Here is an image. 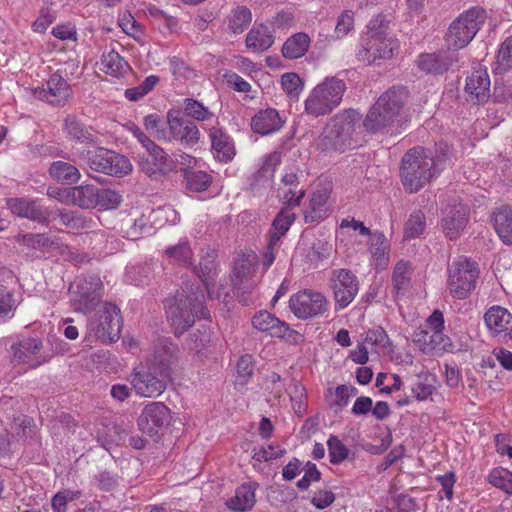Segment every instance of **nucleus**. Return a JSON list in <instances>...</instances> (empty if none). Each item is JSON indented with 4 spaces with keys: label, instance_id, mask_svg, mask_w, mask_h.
Returning a JSON list of instances; mask_svg holds the SVG:
<instances>
[{
    "label": "nucleus",
    "instance_id": "1",
    "mask_svg": "<svg viewBox=\"0 0 512 512\" xmlns=\"http://www.w3.org/2000/svg\"><path fill=\"white\" fill-rule=\"evenodd\" d=\"M446 165V155H434L428 148H410L402 157L399 175L404 190L414 194L435 179Z\"/></svg>",
    "mask_w": 512,
    "mask_h": 512
},
{
    "label": "nucleus",
    "instance_id": "2",
    "mask_svg": "<svg viewBox=\"0 0 512 512\" xmlns=\"http://www.w3.org/2000/svg\"><path fill=\"white\" fill-rule=\"evenodd\" d=\"M189 292L190 294H185V291L177 293L166 302L167 318L177 336L182 335L194 324L195 317L207 319L210 315L204 305L203 292L194 293L192 289Z\"/></svg>",
    "mask_w": 512,
    "mask_h": 512
},
{
    "label": "nucleus",
    "instance_id": "3",
    "mask_svg": "<svg viewBox=\"0 0 512 512\" xmlns=\"http://www.w3.org/2000/svg\"><path fill=\"white\" fill-rule=\"evenodd\" d=\"M367 28L363 46L357 52L358 60L369 65L376 60L392 58L399 43L387 32L384 16L377 15L371 19Z\"/></svg>",
    "mask_w": 512,
    "mask_h": 512
},
{
    "label": "nucleus",
    "instance_id": "4",
    "mask_svg": "<svg viewBox=\"0 0 512 512\" xmlns=\"http://www.w3.org/2000/svg\"><path fill=\"white\" fill-rule=\"evenodd\" d=\"M405 96L403 88H392L384 92L368 111L363 121L365 130L378 133L393 126L398 121Z\"/></svg>",
    "mask_w": 512,
    "mask_h": 512
},
{
    "label": "nucleus",
    "instance_id": "5",
    "mask_svg": "<svg viewBox=\"0 0 512 512\" xmlns=\"http://www.w3.org/2000/svg\"><path fill=\"white\" fill-rule=\"evenodd\" d=\"M359 119V112L353 109L334 116L320 135L317 148L328 153L346 150L351 145V137Z\"/></svg>",
    "mask_w": 512,
    "mask_h": 512
},
{
    "label": "nucleus",
    "instance_id": "6",
    "mask_svg": "<svg viewBox=\"0 0 512 512\" xmlns=\"http://www.w3.org/2000/svg\"><path fill=\"white\" fill-rule=\"evenodd\" d=\"M345 83L337 78H326L310 92L305 100L307 114L319 117L330 114L342 101Z\"/></svg>",
    "mask_w": 512,
    "mask_h": 512
},
{
    "label": "nucleus",
    "instance_id": "7",
    "mask_svg": "<svg viewBox=\"0 0 512 512\" xmlns=\"http://www.w3.org/2000/svg\"><path fill=\"white\" fill-rule=\"evenodd\" d=\"M486 19L483 8L472 7L461 13L449 26L446 34V44L449 49H461L467 46L475 37Z\"/></svg>",
    "mask_w": 512,
    "mask_h": 512
},
{
    "label": "nucleus",
    "instance_id": "8",
    "mask_svg": "<svg viewBox=\"0 0 512 512\" xmlns=\"http://www.w3.org/2000/svg\"><path fill=\"white\" fill-rule=\"evenodd\" d=\"M479 269L465 256H458L448 266L447 289L455 299H466L476 288Z\"/></svg>",
    "mask_w": 512,
    "mask_h": 512
},
{
    "label": "nucleus",
    "instance_id": "9",
    "mask_svg": "<svg viewBox=\"0 0 512 512\" xmlns=\"http://www.w3.org/2000/svg\"><path fill=\"white\" fill-rule=\"evenodd\" d=\"M169 377L167 368L157 367L155 364L141 365L134 369L131 385L142 397H157L166 389Z\"/></svg>",
    "mask_w": 512,
    "mask_h": 512
},
{
    "label": "nucleus",
    "instance_id": "10",
    "mask_svg": "<svg viewBox=\"0 0 512 512\" xmlns=\"http://www.w3.org/2000/svg\"><path fill=\"white\" fill-rule=\"evenodd\" d=\"M255 263L256 256L254 254L238 259L231 276L234 294L243 305H250L256 298L257 279Z\"/></svg>",
    "mask_w": 512,
    "mask_h": 512
},
{
    "label": "nucleus",
    "instance_id": "11",
    "mask_svg": "<svg viewBox=\"0 0 512 512\" xmlns=\"http://www.w3.org/2000/svg\"><path fill=\"white\" fill-rule=\"evenodd\" d=\"M80 158L86 159L90 169L112 176H124L132 171L127 157L105 148L82 151Z\"/></svg>",
    "mask_w": 512,
    "mask_h": 512
},
{
    "label": "nucleus",
    "instance_id": "12",
    "mask_svg": "<svg viewBox=\"0 0 512 512\" xmlns=\"http://www.w3.org/2000/svg\"><path fill=\"white\" fill-rule=\"evenodd\" d=\"M121 328L120 309L112 303H106L98 317L89 322L88 333L103 343H112L119 339Z\"/></svg>",
    "mask_w": 512,
    "mask_h": 512
},
{
    "label": "nucleus",
    "instance_id": "13",
    "mask_svg": "<svg viewBox=\"0 0 512 512\" xmlns=\"http://www.w3.org/2000/svg\"><path fill=\"white\" fill-rule=\"evenodd\" d=\"M155 138L159 141H178L186 146H194L200 139V131L192 121L174 115V112L169 111L166 126L157 130Z\"/></svg>",
    "mask_w": 512,
    "mask_h": 512
},
{
    "label": "nucleus",
    "instance_id": "14",
    "mask_svg": "<svg viewBox=\"0 0 512 512\" xmlns=\"http://www.w3.org/2000/svg\"><path fill=\"white\" fill-rule=\"evenodd\" d=\"M359 280L349 269L337 268L331 271L329 287L335 301V309L346 308L359 292Z\"/></svg>",
    "mask_w": 512,
    "mask_h": 512
},
{
    "label": "nucleus",
    "instance_id": "15",
    "mask_svg": "<svg viewBox=\"0 0 512 512\" xmlns=\"http://www.w3.org/2000/svg\"><path fill=\"white\" fill-rule=\"evenodd\" d=\"M169 423L170 411L162 402L149 403L144 407L138 418L140 431L155 441L159 439Z\"/></svg>",
    "mask_w": 512,
    "mask_h": 512
},
{
    "label": "nucleus",
    "instance_id": "16",
    "mask_svg": "<svg viewBox=\"0 0 512 512\" xmlns=\"http://www.w3.org/2000/svg\"><path fill=\"white\" fill-rule=\"evenodd\" d=\"M328 306L327 298L320 292L305 289L292 295L289 307L298 319H309L322 315Z\"/></svg>",
    "mask_w": 512,
    "mask_h": 512
},
{
    "label": "nucleus",
    "instance_id": "17",
    "mask_svg": "<svg viewBox=\"0 0 512 512\" xmlns=\"http://www.w3.org/2000/svg\"><path fill=\"white\" fill-rule=\"evenodd\" d=\"M14 362L36 368L46 363L50 356L45 353L42 339L23 337L10 347Z\"/></svg>",
    "mask_w": 512,
    "mask_h": 512
},
{
    "label": "nucleus",
    "instance_id": "18",
    "mask_svg": "<svg viewBox=\"0 0 512 512\" xmlns=\"http://www.w3.org/2000/svg\"><path fill=\"white\" fill-rule=\"evenodd\" d=\"M102 283L97 277L79 280L71 297L75 311L90 313L98 305L101 298Z\"/></svg>",
    "mask_w": 512,
    "mask_h": 512
},
{
    "label": "nucleus",
    "instance_id": "19",
    "mask_svg": "<svg viewBox=\"0 0 512 512\" xmlns=\"http://www.w3.org/2000/svg\"><path fill=\"white\" fill-rule=\"evenodd\" d=\"M146 151L148 156L140 157L139 165L149 177L169 174L175 170V161L157 144L153 143Z\"/></svg>",
    "mask_w": 512,
    "mask_h": 512
},
{
    "label": "nucleus",
    "instance_id": "20",
    "mask_svg": "<svg viewBox=\"0 0 512 512\" xmlns=\"http://www.w3.org/2000/svg\"><path fill=\"white\" fill-rule=\"evenodd\" d=\"M252 325L261 332H267L271 337L283 338L290 342H297L300 334L291 329L289 325L273 316L268 311H260L252 319Z\"/></svg>",
    "mask_w": 512,
    "mask_h": 512
},
{
    "label": "nucleus",
    "instance_id": "21",
    "mask_svg": "<svg viewBox=\"0 0 512 512\" xmlns=\"http://www.w3.org/2000/svg\"><path fill=\"white\" fill-rule=\"evenodd\" d=\"M7 207L12 214L27 218L39 224L48 226L50 223V210L42 206L37 200L27 198H10Z\"/></svg>",
    "mask_w": 512,
    "mask_h": 512
},
{
    "label": "nucleus",
    "instance_id": "22",
    "mask_svg": "<svg viewBox=\"0 0 512 512\" xmlns=\"http://www.w3.org/2000/svg\"><path fill=\"white\" fill-rule=\"evenodd\" d=\"M485 324L493 337L512 338V314L504 307L494 305L484 315Z\"/></svg>",
    "mask_w": 512,
    "mask_h": 512
},
{
    "label": "nucleus",
    "instance_id": "23",
    "mask_svg": "<svg viewBox=\"0 0 512 512\" xmlns=\"http://www.w3.org/2000/svg\"><path fill=\"white\" fill-rule=\"evenodd\" d=\"M490 77L485 68L475 67L466 78L465 93L468 100L485 103L490 97Z\"/></svg>",
    "mask_w": 512,
    "mask_h": 512
},
{
    "label": "nucleus",
    "instance_id": "24",
    "mask_svg": "<svg viewBox=\"0 0 512 512\" xmlns=\"http://www.w3.org/2000/svg\"><path fill=\"white\" fill-rule=\"evenodd\" d=\"M35 97L53 105H62L71 96L67 81L59 74H53L47 81V89L34 92Z\"/></svg>",
    "mask_w": 512,
    "mask_h": 512
},
{
    "label": "nucleus",
    "instance_id": "25",
    "mask_svg": "<svg viewBox=\"0 0 512 512\" xmlns=\"http://www.w3.org/2000/svg\"><path fill=\"white\" fill-rule=\"evenodd\" d=\"M469 208L458 203L446 210L442 225L446 236L455 240L465 228L468 222Z\"/></svg>",
    "mask_w": 512,
    "mask_h": 512
},
{
    "label": "nucleus",
    "instance_id": "26",
    "mask_svg": "<svg viewBox=\"0 0 512 512\" xmlns=\"http://www.w3.org/2000/svg\"><path fill=\"white\" fill-rule=\"evenodd\" d=\"M413 342L426 354L434 350H447L451 347L450 339L443 333L432 332L426 327H419L413 334Z\"/></svg>",
    "mask_w": 512,
    "mask_h": 512
},
{
    "label": "nucleus",
    "instance_id": "27",
    "mask_svg": "<svg viewBox=\"0 0 512 512\" xmlns=\"http://www.w3.org/2000/svg\"><path fill=\"white\" fill-rule=\"evenodd\" d=\"M329 195L328 188H318L312 193L309 203L303 211L306 223H313L327 216Z\"/></svg>",
    "mask_w": 512,
    "mask_h": 512
},
{
    "label": "nucleus",
    "instance_id": "28",
    "mask_svg": "<svg viewBox=\"0 0 512 512\" xmlns=\"http://www.w3.org/2000/svg\"><path fill=\"white\" fill-rule=\"evenodd\" d=\"M455 61L449 52L423 53L418 57V67L429 74H443Z\"/></svg>",
    "mask_w": 512,
    "mask_h": 512
},
{
    "label": "nucleus",
    "instance_id": "29",
    "mask_svg": "<svg viewBox=\"0 0 512 512\" xmlns=\"http://www.w3.org/2000/svg\"><path fill=\"white\" fill-rule=\"evenodd\" d=\"M15 240L18 244L30 249L49 250L53 248L63 251L67 248L59 238H53L48 233H19Z\"/></svg>",
    "mask_w": 512,
    "mask_h": 512
},
{
    "label": "nucleus",
    "instance_id": "30",
    "mask_svg": "<svg viewBox=\"0 0 512 512\" xmlns=\"http://www.w3.org/2000/svg\"><path fill=\"white\" fill-rule=\"evenodd\" d=\"M283 125V121L277 110L267 108L257 112L251 120L252 130L260 135H268L278 131Z\"/></svg>",
    "mask_w": 512,
    "mask_h": 512
},
{
    "label": "nucleus",
    "instance_id": "31",
    "mask_svg": "<svg viewBox=\"0 0 512 512\" xmlns=\"http://www.w3.org/2000/svg\"><path fill=\"white\" fill-rule=\"evenodd\" d=\"M256 482L244 483L235 491V495L227 500L226 505L230 510L246 512L252 509L256 503Z\"/></svg>",
    "mask_w": 512,
    "mask_h": 512
},
{
    "label": "nucleus",
    "instance_id": "32",
    "mask_svg": "<svg viewBox=\"0 0 512 512\" xmlns=\"http://www.w3.org/2000/svg\"><path fill=\"white\" fill-rule=\"evenodd\" d=\"M209 137L212 149L216 157L221 161H230L235 155V147L232 139L221 128L213 126L209 129Z\"/></svg>",
    "mask_w": 512,
    "mask_h": 512
},
{
    "label": "nucleus",
    "instance_id": "33",
    "mask_svg": "<svg viewBox=\"0 0 512 512\" xmlns=\"http://www.w3.org/2000/svg\"><path fill=\"white\" fill-rule=\"evenodd\" d=\"M178 346L168 338H160L155 344L154 359L151 364L167 368L171 373V366L177 361Z\"/></svg>",
    "mask_w": 512,
    "mask_h": 512
},
{
    "label": "nucleus",
    "instance_id": "34",
    "mask_svg": "<svg viewBox=\"0 0 512 512\" xmlns=\"http://www.w3.org/2000/svg\"><path fill=\"white\" fill-rule=\"evenodd\" d=\"M63 131L72 141L86 144L96 142L92 130L74 115H68L64 119Z\"/></svg>",
    "mask_w": 512,
    "mask_h": 512
},
{
    "label": "nucleus",
    "instance_id": "35",
    "mask_svg": "<svg viewBox=\"0 0 512 512\" xmlns=\"http://www.w3.org/2000/svg\"><path fill=\"white\" fill-rule=\"evenodd\" d=\"M492 220L500 239L506 244H512V206L503 205L497 208Z\"/></svg>",
    "mask_w": 512,
    "mask_h": 512
},
{
    "label": "nucleus",
    "instance_id": "36",
    "mask_svg": "<svg viewBox=\"0 0 512 512\" xmlns=\"http://www.w3.org/2000/svg\"><path fill=\"white\" fill-rule=\"evenodd\" d=\"M273 43L274 36L268 27L262 24L254 25L246 35V47L258 53L268 50Z\"/></svg>",
    "mask_w": 512,
    "mask_h": 512
},
{
    "label": "nucleus",
    "instance_id": "37",
    "mask_svg": "<svg viewBox=\"0 0 512 512\" xmlns=\"http://www.w3.org/2000/svg\"><path fill=\"white\" fill-rule=\"evenodd\" d=\"M389 241L381 232L370 234V253L375 260L376 268L383 270L389 263Z\"/></svg>",
    "mask_w": 512,
    "mask_h": 512
},
{
    "label": "nucleus",
    "instance_id": "38",
    "mask_svg": "<svg viewBox=\"0 0 512 512\" xmlns=\"http://www.w3.org/2000/svg\"><path fill=\"white\" fill-rule=\"evenodd\" d=\"M311 39L303 32L290 36L282 46V55L286 59H298L306 54L310 47Z\"/></svg>",
    "mask_w": 512,
    "mask_h": 512
},
{
    "label": "nucleus",
    "instance_id": "39",
    "mask_svg": "<svg viewBox=\"0 0 512 512\" xmlns=\"http://www.w3.org/2000/svg\"><path fill=\"white\" fill-rule=\"evenodd\" d=\"M72 205L91 209L99 204L98 188L92 184L73 187Z\"/></svg>",
    "mask_w": 512,
    "mask_h": 512
},
{
    "label": "nucleus",
    "instance_id": "40",
    "mask_svg": "<svg viewBox=\"0 0 512 512\" xmlns=\"http://www.w3.org/2000/svg\"><path fill=\"white\" fill-rule=\"evenodd\" d=\"M163 256L172 264L189 266L192 264L193 251L188 240H180L177 244L169 246Z\"/></svg>",
    "mask_w": 512,
    "mask_h": 512
},
{
    "label": "nucleus",
    "instance_id": "41",
    "mask_svg": "<svg viewBox=\"0 0 512 512\" xmlns=\"http://www.w3.org/2000/svg\"><path fill=\"white\" fill-rule=\"evenodd\" d=\"M101 70L114 77H123L130 71V66L116 51L103 53L101 57Z\"/></svg>",
    "mask_w": 512,
    "mask_h": 512
},
{
    "label": "nucleus",
    "instance_id": "42",
    "mask_svg": "<svg viewBox=\"0 0 512 512\" xmlns=\"http://www.w3.org/2000/svg\"><path fill=\"white\" fill-rule=\"evenodd\" d=\"M49 175L64 184H74L80 177L79 169L71 163L64 161H55L49 167Z\"/></svg>",
    "mask_w": 512,
    "mask_h": 512
},
{
    "label": "nucleus",
    "instance_id": "43",
    "mask_svg": "<svg viewBox=\"0 0 512 512\" xmlns=\"http://www.w3.org/2000/svg\"><path fill=\"white\" fill-rule=\"evenodd\" d=\"M296 215L289 208H282L272 223V232L270 234L271 245H277L281 237L289 230L295 221Z\"/></svg>",
    "mask_w": 512,
    "mask_h": 512
},
{
    "label": "nucleus",
    "instance_id": "44",
    "mask_svg": "<svg viewBox=\"0 0 512 512\" xmlns=\"http://www.w3.org/2000/svg\"><path fill=\"white\" fill-rule=\"evenodd\" d=\"M252 21V13L246 6H237L228 17V27L234 34L243 33Z\"/></svg>",
    "mask_w": 512,
    "mask_h": 512
},
{
    "label": "nucleus",
    "instance_id": "45",
    "mask_svg": "<svg viewBox=\"0 0 512 512\" xmlns=\"http://www.w3.org/2000/svg\"><path fill=\"white\" fill-rule=\"evenodd\" d=\"M411 267L407 262L400 261L396 264L393 274L392 283L393 291L396 296L406 291L410 285Z\"/></svg>",
    "mask_w": 512,
    "mask_h": 512
},
{
    "label": "nucleus",
    "instance_id": "46",
    "mask_svg": "<svg viewBox=\"0 0 512 512\" xmlns=\"http://www.w3.org/2000/svg\"><path fill=\"white\" fill-rule=\"evenodd\" d=\"M50 213H52L50 215V221L52 219H59L67 228L79 230L87 227L86 219L75 211L57 209L50 211Z\"/></svg>",
    "mask_w": 512,
    "mask_h": 512
},
{
    "label": "nucleus",
    "instance_id": "47",
    "mask_svg": "<svg viewBox=\"0 0 512 512\" xmlns=\"http://www.w3.org/2000/svg\"><path fill=\"white\" fill-rule=\"evenodd\" d=\"M487 480L492 486L512 495V472L508 469L503 467L492 469Z\"/></svg>",
    "mask_w": 512,
    "mask_h": 512
},
{
    "label": "nucleus",
    "instance_id": "48",
    "mask_svg": "<svg viewBox=\"0 0 512 512\" xmlns=\"http://www.w3.org/2000/svg\"><path fill=\"white\" fill-rule=\"evenodd\" d=\"M195 272L203 282L208 294H210V285L214 276L216 275V264L214 258L209 255L201 258L199 266L195 268Z\"/></svg>",
    "mask_w": 512,
    "mask_h": 512
},
{
    "label": "nucleus",
    "instance_id": "49",
    "mask_svg": "<svg viewBox=\"0 0 512 512\" xmlns=\"http://www.w3.org/2000/svg\"><path fill=\"white\" fill-rule=\"evenodd\" d=\"M183 108L186 116L197 121H208L214 118V114L207 107L192 98L184 100Z\"/></svg>",
    "mask_w": 512,
    "mask_h": 512
},
{
    "label": "nucleus",
    "instance_id": "50",
    "mask_svg": "<svg viewBox=\"0 0 512 512\" xmlns=\"http://www.w3.org/2000/svg\"><path fill=\"white\" fill-rule=\"evenodd\" d=\"M185 179L187 188L194 192L205 191L211 183L210 175L203 171H189L186 169Z\"/></svg>",
    "mask_w": 512,
    "mask_h": 512
},
{
    "label": "nucleus",
    "instance_id": "51",
    "mask_svg": "<svg viewBox=\"0 0 512 512\" xmlns=\"http://www.w3.org/2000/svg\"><path fill=\"white\" fill-rule=\"evenodd\" d=\"M288 393L295 413L299 416L303 415L306 411L305 388L299 382L293 380L288 386Z\"/></svg>",
    "mask_w": 512,
    "mask_h": 512
},
{
    "label": "nucleus",
    "instance_id": "52",
    "mask_svg": "<svg viewBox=\"0 0 512 512\" xmlns=\"http://www.w3.org/2000/svg\"><path fill=\"white\" fill-rule=\"evenodd\" d=\"M236 383L238 385H245L253 376L254 365L251 355H243L239 358L236 365Z\"/></svg>",
    "mask_w": 512,
    "mask_h": 512
},
{
    "label": "nucleus",
    "instance_id": "53",
    "mask_svg": "<svg viewBox=\"0 0 512 512\" xmlns=\"http://www.w3.org/2000/svg\"><path fill=\"white\" fill-rule=\"evenodd\" d=\"M425 215L421 210L412 213L405 225V237L415 238L425 230Z\"/></svg>",
    "mask_w": 512,
    "mask_h": 512
},
{
    "label": "nucleus",
    "instance_id": "54",
    "mask_svg": "<svg viewBox=\"0 0 512 512\" xmlns=\"http://www.w3.org/2000/svg\"><path fill=\"white\" fill-rule=\"evenodd\" d=\"M512 68V36L505 39L501 44L498 56L496 70L499 73L506 72Z\"/></svg>",
    "mask_w": 512,
    "mask_h": 512
},
{
    "label": "nucleus",
    "instance_id": "55",
    "mask_svg": "<svg viewBox=\"0 0 512 512\" xmlns=\"http://www.w3.org/2000/svg\"><path fill=\"white\" fill-rule=\"evenodd\" d=\"M432 378L428 375H418L412 386V392L419 401L426 400L433 394L434 386L431 383Z\"/></svg>",
    "mask_w": 512,
    "mask_h": 512
},
{
    "label": "nucleus",
    "instance_id": "56",
    "mask_svg": "<svg viewBox=\"0 0 512 512\" xmlns=\"http://www.w3.org/2000/svg\"><path fill=\"white\" fill-rule=\"evenodd\" d=\"M327 445L331 463L340 464L348 457L349 451L338 437L330 436Z\"/></svg>",
    "mask_w": 512,
    "mask_h": 512
},
{
    "label": "nucleus",
    "instance_id": "57",
    "mask_svg": "<svg viewBox=\"0 0 512 512\" xmlns=\"http://www.w3.org/2000/svg\"><path fill=\"white\" fill-rule=\"evenodd\" d=\"M364 343L380 349H388L391 346L389 337L382 327H376L369 330L366 334Z\"/></svg>",
    "mask_w": 512,
    "mask_h": 512
},
{
    "label": "nucleus",
    "instance_id": "58",
    "mask_svg": "<svg viewBox=\"0 0 512 512\" xmlns=\"http://www.w3.org/2000/svg\"><path fill=\"white\" fill-rule=\"evenodd\" d=\"M305 191L302 187H279L278 196L289 207H297L300 205Z\"/></svg>",
    "mask_w": 512,
    "mask_h": 512
},
{
    "label": "nucleus",
    "instance_id": "59",
    "mask_svg": "<svg viewBox=\"0 0 512 512\" xmlns=\"http://www.w3.org/2000/svg\"><path fill=\"white\" fill-rule=\"evenodd\" d=\"M353 25V12L350 10L344 11L338 18L335 27V37L337 39L345 37L352 30Z\"/></svg>",
    "mask_w": 512,
    "mask_h": 512
},
{
    "label": "nucleus",
    "instance_id": "60",
    "mask_svg": "<svg viewBox=\"0 0 512 512\" xmlns=\"http://www.w3.org/2000/svg\"><path fill=\"white\" fill-rule=\"evenodd\" d=\"M281 85L284 91L291 95L296 96L302 90L301 78L296 73H285L281 77Z\"/></svg>",
    "mask_w": 512,
    "mask_h": 512
},
{
    "label": "nucleus",
    "instance_id": "61",
    "mask_svg": "<svg viewBox=\"0 0 512 512\" xmlns=\"http://www.w3.org/2000/svg\"><path fill=\"white\" fill-rule=\"evenodd\" d=\"M284 453L285 450L281 449L279 446L269 445L267 448L262 447L259 449H254L253 459L258 462H266L272 459H277L281 457Z\"/></svg>",
    "mask_w": 512,
    "mask_h": 512
},
{
    "label": "nucleus",
    "instance_id": "62",
    "mask_svg": "<svg viewBox=\"0 0 512 512\" xmlns=\"http://www.w3.org/2000/svg\"><path fill=\"white\" fill-rule=\"evenodd\" d=\"M321 478V473L317 469L314 463L308 462L306 464L305 474L304 476L298 480L297 487L301 490H307L311 484V482L319 481Z\"/></svg>",
    "mask_w": 512,
    "mask_h": 512
},
{
    "label": "nucleus",
    "instance_id": "63",
    "mask_svg": "<svg viewBox=\"0 0 512 512\" xmlns=\"http://www.w3.org/2000/svg\"><path fill=\"white\" fill-rule=\"evenodd\" d=\"M99 204L105 208H115L121 203V195L111 189H98Z\"/></svg>",
    "mask_w": 512,
    "mask_h": 512
},
{
    "label": "nucleus",
    "instance_id": "64",
    "mask_svg": "<svg viewBox=\"0 0 512 512\" xmlns=\"http://www.w3.org/2000/svg\"><path fill=\"white\" fill-rule=\"evenodd\" d=\"M335 494L330 490H318L314 493L311 504L319 510L329 507L335 501Z\"/></svg>",
    "mask_w": 512,
    "mask_h": 512
}]
</instances>
